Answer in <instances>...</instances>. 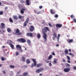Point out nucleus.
Masks as SVG:
<instances>
[{"instance_id": "f257e3e1", "label": "nucleus", "mask_w": 76, "mask_h": 76, "mask_svg": "<svg viewBox=\"0 0 76 76\" xmlns=\"http://www.w3.org/2000/svg\"><path fill=\"white\" fill-rule=\"evenodd\" d=\"M14 32H15V34L17 35H21L22 34V33L20 32V30L18 28L14 30Z\"/></svg>"}, {"instance_id": "f03ea898", "label": "nucleus", "mask_w": 76, "mask_h": 76, "mask_svg": "<svg viewBox=\"0 0 76 76\" xmlns=\"http://www.w3.org/2000/svg\"><path fill=\"white\" fill-rule=\"evenodd\" d=\"M17 41L22 43H24V42H26V39L23 38H19L17 39Z\"/></svg>"}, {"instance_id": "7ed1b4c3", "label": "nucleus", "mask_w": 76, "mask_h": 76, "mask_svg": "<svg viewBox=\"0 0 76 76\" xmlns=\"http://www.w3.org/2000/svg\"><path fill=\"white\" fill-rule=\"evenodd\" d=\"M32 60L33 62V63H34V64L33 63L31 65V67H33L34 66H36L37 65V61H36V60H35V59L34 58H32Z\"/></svg>"}, {"instance_id": "20e7f679", "label": "nucleus", "mask_w": 76, "mask_h": 76, "mask_svg": "<svg viewBox=\"0 0 76 76\" xmlns=\"http://www.w3.org/2000/svg\"><path fill=\"white\" fill-rule=\"evenodd\" d=\"M43 70H44V68H41L36 70V73H39L40 72H41L43 71Z\"/></svg>"}, {"instance_id": "39448f33", "label": "nucleus", "mask_w": 76, "mask_h": 76, "mask_svg": "<svg viewBox=\"0 0 76 76\" xmlns=\"http://www.w3.org/2000/svg\"><path fill=\"white\" fill-rule=\"evenodd\" d=\"M29 29L30 32H33L35 31V27L33 26H31L29 28Z\"/></svg>"}, {"instance_id": "423d86ee", "label": "nucleus", "mask_w": 76, "mask_h": 76, "mask_svg": "<svg viewBox=\"0 0 76 76\" xmlns=\"http://www.w3.org/2000/svg\"><path fill=\"white\" fill-rule=\"evenodd\" d=\"M47 35L45 32H43V37L45 39V41H46L47 39Z\"/></svg>"}, {"instance_id": "0eeeda50", "label": "nucleus", "mask_w": 76, "mask_h": 76, "mask_svg": "<svg viewBox=\"0 0 76 76\" xmlns=\"http://www.w3.org/2000/svg\"><path fill=\"white\" fill-rule=\"evenodd\" d=\"M71 70V69H70V68H66L64 69V71L65 72H69Z\"/></svg>"}, {"instance_id": "6e6552de", "label": "nucleus", "mask_w": 76, "mask_h": 76, "mask_svg": "<svg viewBox=\"0 0 76 76\" xmlns=\"http://www.w3.org/2000/svg\"><path fill=\"white\" fill-rule=\"evenodd\" d=\"M56 28H61V27H62V24H61L58 23L56 25Z\"/></svg>"}, {"instance_id": "1a4fd4ad", "label": "nucleus", "mask_w": 76, "mask_h": 76, "mask_svg": "<svg viewBox=\"0 0 76 76\" xmlns=\"http://www.w3.org/2000/svg\"><path fill=\"white\" fill-rule=\"evenodd\" d=\"M26 8H22L21 10H20V12L21 14H23V13H24V11H26Z\"/></svg>"}, {"instance_id": "9d476101", "label": "nucleus", "mask_w": 76, "mask_h": 76, "mask_svg": "<svg viewBox=\"0 0 76 76\" xmlns=\"http://www.w3.org/2000/svg\"><path fill=\"white\" fill-rule=\"evenodd\" d=\"M43 30L45 31V32H47V31H50L49 28H48L47 27H45V28L43 29Z\"/></svg>"}, {"instance_id": "9b49d317", "label": "nucleus", "mask_w": 76, "mask_h": 76, "mask_svg": "<svg viewBox=\"0 0 76 76\" xmlns=\"http://www.w3.org/2000/svg\"><path fill=\"white\" fill-rule=\"evenodd\" d=\"M50 12L52 15H54L56 13V12L53 9L50 10Z\"/></svg>"}, {"instance_id": "f8f14e48", "label": "nucleus", "mask_w": 76, "mask_h": 76, "mask_svg": "<svg viewBox=\"0 0 76 76\" xmlns=\"http://www.w3.org/2000/svg\"><path fill=\"white\" fill-rule=\"evenodd\" d=\"M67 41L68 42H69V43H72V42H73V39H68L67 40Z\"/></svg>"}, {"instance_id": "ddd939ff", "label": "nucleus", "mask_w": 76, "mask_h": 76, "mask_svg": "<svg viewBox=\"0 0 76 76\" xmlns=\"http://www.w3.org/2000/svg\"><path fill=\"white\" fill-rule=\"evenodd\" d=\"M33 35L32 34V33H27V37H32Z\"/></svg>"}, {"instance_id": "4468645a", "label": "nucleus", "mask_w": 76, "mask_h": 76, "mask_svg": "<svg viewBox=\"0 0 76 76\" xmlns=\"http://www.w3.org/2000/svg\"><path fill=\"white\" fill-rule=\"evenodd\" d=\"M27 42L29 46H31V41L30 40L28 39L27 40Z\"/></svg>"}, {"instance_id": "2eb2a0df", "label": "nucleus", "mask_w": 76, "mask_h": 76, "mask_svg": "<svg viewBox=\"0 0 76 76\" xmlns=\"http://www.w3.org/2000/svg\"><path fill=\"white\" fill-rule=\"evenodd\" d=\"M9 45H10V47H11V48H12V49H14V45L10 43H9Z\"/></svg>"}, {"instance_id": "dca6fc26", "label": "nucleus", "mask_w": 76, "mask_h": 76, "mask_svg": "<svg viewBox=\"0 0 76 76\" xmlns=\"http://www.w3.org/2000/svg\"><path fill=\"white\" fill-rule=\"evenodd\" d=\"M1 27L2 29L5 28V24L3 23H1Z\"/></svg>"}, {"instance_id": "f3484780", "label": "nucleus", "mask_w": 76, "mask_h": 76, "mask_svg": "<svg viewBox=\"0 0 76 76\" xmlns=\"http://www.w3.org/2000/svg\"><path fill=\"white\" fill-rule=\"evenodd\" d=\"M42 64H37L36 66L37 67H41V66H42Z\"/></svg>"}, {"instance_id": "a211bd4d", "label": "nucleus", "mask_w": 76, "mask_h": 76, "mask_svg": "<svg viewBox=\"0 0 76 76\" xmlns=\"http://www.w3.org/2000/svg\"><path fill=\"white\" fill-rule=\"evenodd\" d=\"M52 58H53V56H52V55H50V56H49L48 58V60H51Z\"/></svg>"}, {"instance_id": "6ab92c4d", "label": "nucleus", "mask_w": 76, "mask_h": 76, "mask_svg": "<svg viewBox=\"0 0 76 76\" xmlns=\"http://www.w3.org/2000/svg\"><path fill=\"white\" fill-rule=\"evenodd\" d=\"M16 47L17 48H18L19 49H21V48H22L21 46H20V45H17L16 46Z\"/></svg>"}, {"instance_id": "aec40b11", "label": "nucleus", "mask_w": 76, "mask_h": 76, "mask_svg": "<svg viewBox=\"0 0 76 76\" xmlns=\"http://www.w3.org/2000/svg\"><path fill=\"white\" fill-rule=\"evenodd\" d=\"M26 4H27L28 6H29L30 4H29V0H27L26 1Z\"/></svg>"}, {"instance_id": "412c9836", "label": "nucleus", "mask_w": 76, "mask_h": 76, "mask_svg": "<svg viewBox=\"0 0 76 76\" xmlns=\"http://www.w3.org/2000/svg\"><path fill=\"white\" fill-rule=\"evenodd\" d=\"M9 20L10 22H11V23H13V20L12 18H10Z\"/></svg>"}, {"instance_id": "4be33fe9", "label": "nucleus", "mask_w": 76, "mask_h": 76, "mask_svg": "<svg viewBox=\"0 0 76 76\" xmlns=\"http://www.w3.org/2000/svg\"><path fill=\"white\" fill-rule=\"evenodd\" d=\"M13 18L15 20H18V17L17 16L14 15L13 16Z\"/></svg>"}, {"instance_id": "5701e85b", "label": "nucleus", "mask_w": 76, "mask_h": 76, "mask_svg": "<svg viewBox=\"0 0 76 76\" xmlns=\"http://www.w3.org/2000/svg\"><path fill=\"white\" fill-rule=\"evenodd\" d=\"M28 75V73L27 72L24 73L23 74V76H27V75Z\"/></svg>"}, {"instance_id": "b1692460", "label": "nucleus", "mask_w": 76, "mask_h": 76, "mask_svg": "<svg viewBox=\"0 0 76 76\" xmlns=\"http://www.w3.org/2000/svg\"><path fill=\"white\" fill-rule=\"evenodd\" d=\"M60 37V34H58V36L57 37V41H59Z\"/></svg>"}, {"instance_id": "393cba45", "label": "nucleus", "mask_w": 76, "mask_h": 76, "mask_svg": "<svg viewBox=\"0 0 76 76\" xmlns=\"http://www.w3.org/2000/svg\"><path fill=\"white\" fill-rule=\"evenodd\" d=\"M28 22H26V21H25L24 22V26H26L27 24H28Z\"/></svg>"}, {"instance_id": "a878e982", "label": "nucleus", "mask_w": 76, "mask_h": 76, "mask_svg": "<svg viewBox=\"0 0 76 76\" xmlns=\"http://www.w3.org/2000/svg\"><path fill=\"white\" fill-rule=\"evenodd\" d=\"M37 38H38V39H39L40 38H41V35H40V34H37Z\"/></svg>"}, {"instance_id": "bb28decb", "label": "nucleus", "mask_w": 76, "mask_h": 76, "mask_svg": "<svg viewBox=\"0 0 76 76\" xmlns=\"http://www.w3.org/2000/svg\"><path fill=\"white\" fill-rule=\"evenodd\" d=\"M7 31H8V32H10L12 31V30H11V29H10V28H7Z\"/></svg>"}, {"instance_id": "cd10ccee", "label": "nucleus", "mask_w": 76, "mask_h": 76, "mask_svg": "<svg viewBox=\"0 0 76 76\" xmlns=\"http://www.w3.org/2000/svg\"><path fill=\"white\" fill-rule=\"evenodd\" d=\"M53 37H55V38H57V33H54L53 34Z\"/></svg>"}, {"instance_id": "c85d7f7f", "label": "nucleus", "mask_w": 76, "mask_h": 76, "mask_svg": "<svg viewBox=\"0 0 76 76\" xmlns=\"http://www.w3.org/2000/svg\"><path fill=\"white\" fill-rule=\"evenodd\" d=\"M54 18H57L58 17V15L57 14H56L54 15Z\"/></svg>"}, {"instance_id": "c756f323", "label": "nucleus", "mask_w": 76, "mask_h": 76, "mask_svg": "<svg viewBox=\"0 0 76 76\" xmlns=\"http://www.w3.org/2000/svg\"><path fill=\"white\" fill-rule=\"evenodd\" d=\"M26 62L27 64H29V63H30V61H29V59H27L26 60Z\"/></svg>"}, {"instance_id": "7c9ffc66", "label": "nucleus", "mask_w": 76, "mask_h": 76, "mask_svg": "<svg viewBox=\"0 0 76 76\" xmlns=\"http://www.w3.org/2000/svg\"><path fill=\"white\" fill-rule=\"evenodd\" d=\"M29 18H28L26 19V22H29Z\"/></svg>"}, {"instance_id": "2f4dec72", "label": "nucleus", "mask_w": 76, "mask_h": 76, "mask_svg": "<svg viewBox=\"0 0 76 76\" xmlns=\"http://www.w3.org/2000/svg\"><path fill=\"white\" fill-rule=\"evenodd\" d=\"M22 59L23 61H25V58L24 56L22 57Z\"/></svg>"}, {"instance_id": "473e14b6", "label": "nucleus", "mask_w": 76, "mask_h": 76, "mask_svg": "<svg viewBox=\"0 0 76 76\" xmlns=\"http://www.w3.org/2000/svg\"><path fill=\"white\" fill-rule=\"evenodd\" d=\"M65 52L66 54H68V50H67V49H66L65 50Z\"/></svg>"}, {"instance_id": "72a5a7b5", "label": "nucleus", "mask_w": 76, "mask_h": 76, "mask_svg": "<svg viewBox=\"0 0 76 76\" xmlns=\"http://www.w3.org/2000/svg\"><path fill=\"white\" fill-rule=\"evenodd\" d=\"M69 56H71L72 57H73V56H74V54L72 53H69Z\"/></svg>"}, {"instance_id": "f704fd0d", "label": "nucleus", "mask_w": 76, "mask_h": 76, "mask_svg": "<svg viewBox=\"0 0 76 76\" xmlns=\"http://www.w3.org/2000/svg\"><path fill=\"white\" fill-rule=\"evenodd\" d=\"M66 58H67L68 60H70V58L69 56H66Z\"/></svg>"}, {"instance_id": "c9c22d12", "label": "nucleus", "mask_w": 76, "mask_h": 76, "mask_svg": "<svg viewBox=\"0 0 76 76\" xmlns=\"http://www.w3.org/2000/svg\"><path fill=\"white\" fill-rule=\"evenodd\" d=\"M70 18L72 19H73L74 18V15H70Z\"/></svg>"}, {"instance_id": "e433bc0d", "label": "nucleus", "mask_w": 76, "mask_h": 76, "mask_svg": "<svg viewBox=\"0 0 76 76\" xmlns=\"http://www.w3.org/2000/svg\"><path fill=\"white\" fill-rule=\"evenodd\" d=\"M3 14V12L2 11H1L0 12V15H2Z\"/></svg>"}, {"instance_id": "4c0bfd02", "label": "nucleus", "mask_w": 76, "mask_h": 76, "mask_svg": "<svg viewBox=\"0 0 76 76\" xmlns=\"http://www.w3.org/2000/svg\"><path fill=\"white\" fill-rule=\"evenodd\" d=\"M19 53L18 52H16V56H19Z\"/></svg>"}, {"instance_id": "58836bf2", "label": "nucleus", "mask_w": 76, "mask_h": 76, "mask_svg": "<svg viewBox=\"0 0 76 76\" xmlns=\"http://www.w3.org/2000/svg\"><path fill=\"white\" fill-rule=\"evenodd\" d=\"M73 20L75 23H76V19L75 18H74Z\"/></svg>"}, {"instance_id": "ea45409f", "label": "nucleus", "mask_w": 76, "mask_h": 76, "mask_svg": "<svg viewBox=\"0 0 76 76\" xmlns=\"http://www.w3.org/2000/svg\"><path fill=\"white\" fill-rule=\"evenodd\" d=\"M21 72V70H20L18 72H17V74H20V73Z\"/></svg>"}, {"instance_id": "a19ab883", "label": "nucleus", "mask_w": 76, "mask_h": 76, "mask_svg": "<svg viewBox=\"0 0 76 76\" xmlns=\"http://www.w3.org/2000/svg\"><path fill=\"white\" fill-rule=\"evenodd\" d=\"M10 67L13 69H14V68H15V66L13 65H10Z\"/></svg>"}, {"instance_id": "79ce46f5", "label": "nucleus", "mask_w": 76, "mask_h": 76, "mask_svg": "<svg viewBox=\"0 0 76 76\" xmlns=\"http://www.w3.org/2000/svg\"><path fill=\"white\" fill-rule=\"evenodd\" d=\"M18 18L19 19H21L22 18V17L21 15H19L18 16Z\"/></svg>"}, {"instance_id": "37998d69", "label": "nucleus", "mask_w": 76, "mask_h": 76, "mask_svg": "<svg viewBox=\"0 0 76 76\" xmlns=\"http://www.w3.org/2000/svg\"><path fill=\"white\" fill-rule=\"evenodd\" d=\"M50 66H52V64H51V61H50V63H49Z\"/></svg>"}, {"instance_id": "c03bdc74", "label": "nucleus", "mask_w": 76, "mask_h": 76, "mask_svg": "<svg viewBox=\"0 0 76 76\" xmlns=\"http://www.w3.org/2000/svg\"><path fill=\"white\" fill-rule=\"evenodd\" d=\"M53 63L55 64H57V61L56 60H54L53 61Z\"/></svg>"}, {"instance_id": "a18cd8bd", "label": "nucleus", "mask_w": 76, "mask_h": 76, "mask_svg": "<svg viewBox=\"0 0 76 76\" xmlns=\"http://www.w3.org/2000/svg\"><path fill=\"white\" fill-rule=\"evenodd\" d=\"M37 14H40V13H41V12L39 11V12H37Z\"/></svg>"}, {"instance_id": "49530a36", "label": "nucleus", "mask_w": 76, "mask_h": 76, "mask_svg": "<svg viewBox=\"0 0 76 76\" xmlns=\"http://www.w3.org/2000/svg\"><path fill=\"white\" fill-rule=\"evenodd\" d=\"M1 59L2 61H4V58H1Z\"/></svg>"}, {"instance_id": "de8ad7c7", "label": "nucleus", "mask_w": 76, "mask_h": 76, "mask_svg": "<svg viewBox=\"0 0 76 76\" xmlns=\"http://www.w3.org/2000/svg\"><path fill=\"white\" fill-rule=\"evenodd\" d=\"M49 25L50 27H52V25H51V24L50 23H49Z\"/></svg>"}, {"instance_id": "09e8293b", "label": "nucleus", "mask_w": 76, "mask_h": 76, "mask_svg": "<svg viewBox=\"0 0 76 76\" xmlns=\"http://www.w3.org/2000/svg\"><path fill=\"white\" fill-rule=\"evenodd\" d=\"M20 49V52H23V50H22V48H21V49Z\"/></svg>"}, {"instance_id": "8fccbe9b", "label": "nucleus", "mask_w": 76, "mask_h": 76, "mask_svg": "<svg viewBox=\"0 0 76 76\" xmlns=\"http://www.w3.org/2000/svg\"><path fill=\"white\" fill-rule=\"evenodd\" d=\"M52 55H53V56H55L56 54H55V53H54V52H53L52 53Z\"/></svg>"}, {"instance_id": "3c124183", "label": "nucleus", "mask_w": 76, "mask_h": 76, "mask_svg": "<svg viewBox=\"0 0 76 76\" xmlns=\"http://www.w3.org/2000/svg\"><path fill=\"white\" fill-rule=\"evenodd\" d=\"M63 62H66V60L64 59H63Z\"/></svg>"}, {"instance_id": "603ef678", "label": "nucleus", "mask_w": 76, "mask_h": 76, "mask_svg": "<svg viewBox=\"0 0 76 76\" xmlns=\"http://www.w3.org/2000/svg\"><path fill=\"white\" fill-rule=\"evenodd\" d=\"M37 10H36H36H34V12L35 13H37Z\"/></svg>"}, {"instance_id": "864d4df0", "label": "nucleus", "mask_w": 76, "mask_h": 76, "mask_svg": "<svg viewBox=\"0 0 76 76\" xmlns=\"http://www.w3.org/2000/svg\"><path fill=\"white\" fill-rule=\"evenodd\" d=\"M52 39L53 40H55V38H54V37H52Z\"/></svg>"}, {"instance_id": "5fc2aeb1", "label": "nucleus", "mask_w": 76, "mask_h": 76, "mask_svg": "<svg viewBox=\"0 0 76 76\" xmlns=\"http://www.w3.org/2000/svg\"><path fill=\"white\" fill-rule=\"evenodd\" d=\"M46 63H49V62H50V61H47V60H46Z\"/></svg>"}, {"instance_id": "6e6d98bb", "label": "nucleus", "mask_w": 76, "mask_h": 76, "mask_svg": "<svg viewBox=\"0 0 76 76\" xmlns=\"http://www.w3.org/2000/svg\"><path fill=\"white\" fill-rule=\"evenodd\" d=\"M73 69L74 70H76V67L75 66L74 67Z\"/></svg>"}, {"instance_id": "4d7b16f0", "label": "nucleus", "mask_w": 76, "mask_h": 76, "mask_svg": "<svg viewBox=\"0 0 76 76\" xmlns=\"http://www.w3.org/2000/svg\"><path fill=\"white\" fill-rule=\"evenodd\" d=\"M39 9H42V6H40L39 7Z\"/></svg>"}, {"instance_id": "13d9d810", "label": "nucleus", "mask_w": 76, "mask_h": 76, "mask_svg": "<svg viewBox=\"0 0 76 76\" xmlns=\"http://www.w3.org/2000/svg\"><path fill=\"white\" fill-rule=\"evenodd\" d=\"M68 51H69V52H71V51H72V50H71V49H69L68 50Z\"/></svg>"}, {"instance_id": "bf43d9fd", "label": "nucleus", "mask_w": 76, "mask_h": 76, "mask_svg": "<svg viewBox=\"0 0 76 76\" xmlns=\"http://www.w3.org/2000/svg\"><path fill=\"white\" fill-rule=\"evenodd\" d=\"M67 65L68 67H70V65L69 64H67Z\"/></svg>"}, {"instance_id": "052dcab7", "label": "nucleus", "mask_w": 76, "mask_h": 76, "mask_svg": "<svg viewBox=\"0 0 76 76\" xmlns=\"http://www.w3.org/2000/svg\"><path fill=\"white\" fill-rule=\"evenodd\" d=\"M10 42H11V43H13V42H12V41L11 40H10Z\"/></svg>"}, {"instance_id": "680f3d73", "label": "nucleus", "mask_w": 76, "mask_h": 76, "mask_svg": "<svg viewBox=\"0 0 76 76\" xmlns=\"http://www.w3.org/2000/svg\"><path fill=\"white\" fill-rule=\"evenodd\" d=\"M68 63H70V61H67Z\"/></svg>"}, {"instance_id": "e2e57ef3", "label": "nucleus", "mask_w": 76, "mask_h": 76, "mask_svg": "<svg viewBox=\"0 0 76 76\" xmlns=\"http://www.w3.org/2000/svg\"><path fill=\"white\" fill-rule=\"evenodd\" d=\"M3 72L4 74H5V73H6V72H5V71H4Z\"/></svg>"}, {"instance_id": "0e129e2a", "label": "nucleus", "mask_w": 76, "mask_h": 76, "mask_svg": "<svg viewBox=\"0 0 76 76\" xmlns=\"http://www.w3.org/2000/svg\"><path fill=\"white\" fill-rule=\"evenodd\" d=\"M21 3H23L24 2V1H23L21 0Z\"/></svg>"}, {"instance_id": "69168bd1", "label": "nucleus", "mask_w": 76, "mask_h": 76, "mask_svg": "<svg viewBox=\"0 0 76 76\" xmlns=\"http://www.w3.org/2000/svg\"><path fill=\"white\" fill-rule=\"evenodd\" d=\"M2 32H5V31L4 30H2Z\"/></svg>"}, {"instance_id": "338daca9", "label": "nucleus", "mask_w": 76, "mask_h": 76, "mask_svg": "<svg viewBox=\"0 0 76 76\" xmlns=\"http://www.w3.org/2000/svg\"><path fill=\"white\" fill-rule=\"evenodd\" d=\"M16 76H22L20 75H17Z\"/></svg>"}, {"instance_id": "774afa93", "label": "nucleus", "mask_w": 76, "mask_h": 76, "mask_svg": "<svg viewBox=\"0 0 76 76\" xmlns=\"http://www.w3.org/2000/svg\"><path fill=\"white\" fill-rule=\"evenodd\" d=\"M59 46V45L57 44L56 45V47H58Z\"/></svg>"}]
</instances>
